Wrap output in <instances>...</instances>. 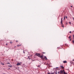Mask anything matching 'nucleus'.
Wrapping results in <instances>:
<instances>
[{
  "label": "nucleus",
  "instance_id": "f257e3e1",
  "mask_svg": "<svg viewBox=\"0 0 74 74\" xmlns=\"http://www.w3.org/2000/svg\"><path fill=\"white\" fill-rule=\"evenodd\" d=\"M36 55L37 56L39 57V58H40L41 59H42V58L43 57V55H42L40 56V54L39 53H36Z\"/></svg>",
  "mask_w": 74,
  "mask_h": 74
},
{
  "label": "nucleus",
  "instance_id": "f03ea898",
  "mask_svg": "<svg viewBox=\"0 0 74 74\" xmlns=\"http://www.w3.org/2000/svg\"><path fill=\"white\" fill-rule=\"evenodd\" d=\"M63 71H60L58 72V74H63Z\"/></svg>",
  "mask_w": 74,
  "mask_h": 74
},
{
  "label": "nucleus",
  "instance_id": "7ed1b4c3",
  "mask_svg": "<svg viewBox=\"0 0 74 74\" xmlns=\"http://www.w3.org/2000/svg\"><path fill=\"white\" fill-rule=\"evenodd\" d=\"M22 64V62L20 63H18L17 64V66H19L20 65H21V64Z\"/></svg>",
  "mask_w": 74,
  "mask_h": 74
},
{
  "label": "nucleus",
  "instance_id": "20e7f679",
  "mask_svg": "<svg viewBox=\"0 0 74 74\" xmlns=\"http://www.w3.org/2000/svg\"><path fill=\"white\" fill-rule=\"evenodd\" d=\"M63 18H62L61 19V25H62V22L63 21Z\"/></svg>",
  "mask_w": 74,
  "mask_h": 74
},
{
  "label": "nucleus",
  "instance_id": "39448f33",
  "mask_svg": "<svg viewBox=\"0 0 74 74\" xmlns=\"http://www.w3.org/2000/svg\"><path fill=\"white\" fill-rule=\"evenodd\" d=\"M60 67L61 68V69H64V67H63L62 66H60Z\"/></svg>",
  "mask_w": 74,
  "mask_h": 74
},
{
  "label": "nucleus",
  "instance_id": "423d86ee",
  "mask_svg": "<svg viewBox=\"0 0 74 74\" xmlns=\"http://www.w3.org/2000/svg\"><path fill=\"white\" fill-rule=\"evenodd\" d=\"M63 63H67V61H63Z\"/></svg>",
  "mask_w": 74,
  "mask_h": 74
},
{
  "label": "nucleus",
  "instance_id": "0eeeda50",
  "mask_svg": "<svg viewBox=\"0 0 74 74\" xmlns=\"http://www.w3.org/2000/svg\"><path fill=\"white\" fill-rule=\"evenodd\" d=\"M64 72V74H66V72H65L64 70H63V72Z\"/></svg>",
  "mask_w": 74,
  "mask_h": 74
},
{
  "label": "nucleus",
  "instance_id": "6e6552de",
  "mask_svg": "<svg viewBox=\"0 0 74 74\" xmlns=\"http://www.w3.org/2000/svg\"><path fill=\"white\" fill-rule=\"evenodd\" d=\"M22 45H18L17 46L18 47H21Z\"/></svg>",
  "mask_w": 74,
  "mask_h": 74
},
{
  "label": "nucleus",
  "instance_id": "1a4fd4ad",
  "mask_svg": "<svg viewBox=\"0 0 74 74\" xmlns=\"http://www.w3.org/2000/svg\"><path fill=\"white\" fill-rule=\"evenodd\" d=\"M44 58H45V59H46V60H47V57L45 56L44 57Z\"/></svg>",
  "mask_w": 74,
  "mask_h": 74
},
{
  "label": "nucleus",
  "instance_id": "9d476101",
  "mask_svg": "<svg viewBox=\"0 0 74 74\" xmlns=\"http://www.w3.org/2000/svg\"><path fill=\"white\" fill-rule=\"evenodd\" d=\"M53 74V73H48V74Z\"/></svg>",
  "mask_w": 74,
  "mask_h": 74
},
{
  "label": "nucleus",
  "instance_id": "9b49d317",
  "mask_svg": "<svg viewBox=\"0 0 74 74\" xmlns=\"http://www.w3.org/2000/svg\"><path fill=\"white\" fill-rule=\"evenodd\" d=\"M71 38V36H69V39H70V38Z\"/></svg>",
  "mask_w": 74,
  "mask_h": 74
},
{
  "label": "nucleus",
  "instance_id": "f8f14e48",
  "mask_svg": "<svg viewBox=\"0 0 74 74\" xmlns=\"http://www.w3.org/2000/svg\"><path fill=\"white\" fill-rule=\"evenodd\" d=\"M9 67H12V66L9 65Z\"/></svg>",
  "mask_w": 74,
  "mask_h": 74
},
{
  "label": "nucleus",
  "instance_id": "ddd939ff",
  "mask_svg": "<svg viewBox=\"0 0 74 74\" xmlns=\"http://www.w3.org/2000/svg\"><path fill=\"white\" fill-rule=\"evenodd\" d=\"M73 39H74V35H73Z\"/></svg>",
  "mask_w": 74,
  "mask_h": 74
},
{
  "label": "nucleus",
  "instance_id": "4468645a",
  "mask_svg": "<svg viewBox=\"0 0 74 74\" xmlns=\"http://www.w3.org/2000/svg\"><path fill=\"white\" fill-rule=\"evenodd\" d=\"M73 44L74 43V40H73Z\"/></svg>",
  "mask_w": 74,
  "mask_h": 74
},
{
  "label": "nucleus",
  "instance_id": "2eb2a0df",
  "mask_svg": "<svg viewBox=\"0 0 74 74\" xmlns=\"http://www.w3.org/2000/svg\"><path fill=\"white\" fill-rule=\"evenodd\" d=\"M64 19H65V17H64Z\"/></svg>",
  "mask_w": 74,
  "mask_h": 74
},
{
  "label": "nucleus",
  "instance_id": "dca6fc26",
  "mask_svg": "<svg viewBox=\"0 0 74 74\" xmlns=\"http://www.w3.org/2000/svg\"><path fill=\"white\" fill-rule=\"evenodd\" d=\"M69 39V40L70 41H71V38H70V39Z\"/></svg>",
  "mask_w": 74,
  "mask_h": 74
},
{
  "label": "nucleus",
  "instance_id": "f3484780",
  "mask_svg": "<svg viewBox=\"0 0 74 74\" xmlns=\"http://www.w3.org/2000/svg\"><path fill=\"white\" fill-rule=\"evenodd\" d=\"M40 65H38V66H37V67H40Z\"/></svg>",
  "mask_w": 74,
  "mask_h": 74
},
{
  "label": "nucleus",
  "instance_id": "a211bd4d",
  "mask_svg": "<svg viewBox=\"0 0 74 74\" xmlns=\"http://www.w3.org/2000/svg\"><path fill=\"white\" fill-rule=\"evenodd\" d=\"M69 33H71V32L70 31V32H69Z\"/></svg>",
  "mask_w": 74,
  "mask_h": 74
},
{
  "label": "nucleus",
  "instance_id": "6ab92c4d",
  "mask_svg": "<svg viewBox=\"0 0 74 74\" xmlns=\"http://www.w3.org/2000/svg\"><path fill=\"white\" fill-rule=\"evenodd\" d=\"M66 19H67V17L66 16Z\"/></svg>",
  "mask_w": 74,
  "mask_h": 74
},
{
  "label": "nucleus",
  "instance_id": "aec40b11",
  "mask_svg": "<svg viewBox=\"0 0 74 74\" xmlns=\"http://www.w3.org/2000/svg\"><path fill=\"white\" fill-rule=\"evenodd\" d=\"M69 23H70V24H71V22H69Z\"/></svg>",
  "mask_w": 74,
  "mask_h": 74
},
{
  "label": "nucleus",
  "instance_id": "412c9836",
  "mask_svg": "<svg viewBox=\"0 0 74 74\" xmlns=\"http://www.w3.org/2000/svg\"><path fill=\"white\" fill-rule=\"evenodd\" d=\"M63 27H64V25H62Z\"/></svg>",
  "mask_w": 74,
  "mask_h": 74
},
{
  "label": "nucleus",
  "instance_id": "4be33fe9",
  "mask_svg": "<svg viewBox=\"0 0 74 74\" xmlns=\"http://www.w3.org/2000/svg\"><path fill=\"white\" fill-rule=\"evenodd\" d=\"M6 45H8V44H6Z\"/></svg>",
  "mask_w": 74,
  "mask_h": 74
},
{
  "label": "nucleus",
  "instance_id": "5701e85b",
  "mask_svg": "<svg viewBox=\"0 0 74 74\" xmlns=\"http://www.w3.org/2000/svg\"><path fill=\"white\" fill-rule=\"evenodd\" d=\"M71 7H73V6H71Z\"/></svg>",
  "mask_w": 74,
  "mask_h": 74
},
{
  "label": "nucleus",
  "instance_id": "b1692460",
  "mask_svg": "<svg viewBox=\"0 0 74 74\" xmlns=\"http://www.w3.org/2000/svg\"><path fill=\"white\" fill-rule=\"evenodd\" d=\"M45 53L43 52V53Z\"/></svg>",
  "mask_w": 74,
  "mask_h": 74
},
{
  "label": "nucleus",
  "instance_id": "393cba45",
  "mask_svg": "<svg viewBox=\"0 0 74 74\" xmlns=\"http://www.w3.org/2000/svg\"><path fill=\"white\" fill-rule=\"evenodd\" d=\"M18 41H16V42H18Z\"/></svg>",
  "mask_w": 74,
  "mask_h": 74
},
{
  "label": "nucleus",
  "instance_id": "a878e982",
  "mask_svg": "<svg viewBox=\"0 0 74 74\" xmlns=\"http://www.w3.org/2000/svg\"><path fill=\"white\" fill-rule=\"evenodd\" d=\"M8 64H10V63H8Z\"/></svg>",
  "mask_w": 74,
  "mask_h": 74
},
{
  "label": "nucleus",
  "instance_id": "bb28decb",
  "mask_svg": "<svg viewBox=\"0 0 74 74\" xmlns=\"http://www.w3.org/2000/svg\"><path fill=\"white\" fill-rule=\"evenodd\" d=\"M23 53H25L24 52H23Z\"/></svg>",
  "mask_w": 74,
  "mask_h": 74
},
{
  "label": "nucleus",
  "instance_id": "cd10ccee",
  "mask_svg": "<svg viewBox=\"0 0 74 74\" xmlns=\"http://www.w3.org/2000/svg\"><path fill=\"white\" fill-rule=\"evenodd\" d=\"M15 47H16V46H15Z\"/></svg>",
  "mask_w": 74,
  "mask_h": 74
},
{
  "label": "nucleus",
  "instance_id": "c85d7f7f",
  "mask_svg": "<svg viewBox=\"0 0 74 74\" xmlns=\"http://www.w3.org/2000/svg\"><path fill=\"white\" fill-rule=\"evenodd\" d=\"M57 68V69H58V68L57 67V68Z\"/></svg>",
  "mask_w": 74,
  "mask_h": 74
},
{
  "label": "nucleus",
  "instance_id": "c756f323",
  "mask_svg": "<svg viewBox=\"0 0 74 74\" xmlns=\"http://www.w3.org/2000/svg\"><path fill=\"white\" fill-rule=\"evenodd\" d=\"M28 58H29V56H28Z\"/></svg>",
  "mask_w": 74,
  "mask_h": 74
},
{
  "label": "nucleus",
  "instance_id": "7c9ffc66",
  "mask_svg": "<svg viewBox=\"0 0 74 74\" xmlns=\"http://www.w3.org/2000/svg\"><path fill=\"white\" fill-rule=\"evenodd\" d=\"M3 65H4V64H3Z\"/></svg>",
  "mask_w": 74,
  "mask_h": 74
},
{
  "label": "nucleus",
  "instance_id": "2f4dec72",
  "mask_svg": "<svg viewBox=\"0 0 74 74\" xmlns=\"http://www.w3.org/2000/svg\"><path fill=\"white\" fill-rule=\"evenodd\" d=\"M29 59H30V58H29Z\"/></svg>",
  "mask_w": 74,
  "mask_h": 74
}]
</instances>
